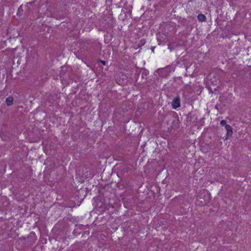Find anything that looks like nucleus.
<instances>
[{
    "mask_svg": "<svg viewBox=\"0 0 251 251\" xmlns=\"http://www.w3.org/2000/svg\"><path fill=\"white\" fill-rule=\"evenodd\" d=\"M220 124L222 126H225V129L227 131L226 135L223 137L224 140H226L232 136L233 134L232 128L230 126L226 124V121L225 120H222Z\"/></svg>",
    "mask_w": 251,
    "mask_h": 251,
    "instance_id": "obj_1",
    "label": "nucleus"
},
{
    "mask_svg": "<svg viewBox=\"0 0 251 251\" xmlns=\"http://www.w3.org/2000/svg\"><path fill=\"white\" fill-rule=\"evenodd\" d=\"M100 45L98 43H94L88 50V52L91 54L98 53L100 50Z\"/></svg>",
    "mask_w": 251,
    "mask_h": 251,
    "instance_id": "obj_2",
    "label": "nucleus"
},
{
    "mask_svg": "<svg viewBox=\"0 0 251 251\" xmlns=\"http://www.w3.org/2000/svg\"><path fill=\"white\" fill-rule=\"evenodd\" d=\"M172 106L173 108L174 109H176L180 107V100L179 96H176L174 98L172 102Z\"/></svg>",
    "mask_w": 251,
    "mask_h": 251,
    "instance_id": "obj_3",
    "label": "nucleus"
},
{
    "mask_svg": "<svg viewBox=\"0 0 251 251\" xmlns=\"http://www.w3.org/2000/svg\"><path fill=\"white\" fill-rule=\"evenodd\" d=\"M36 240L37 238L35 233L33 231L31 232L27 237V242L29 243L30 245H32L35 243Z\"/></svg>",
    "mask_w": 251,
    "mask_h": 251,
    "instance_id": "obj_4",
    "label": "nucleus"
},
{
    "mask_svg": "<svg viewBox=\"0 0 251 251\" xmlns=\"http://www.w3.org/2000/svg\"><path fill=\"white\" fill-rule=\"evenodd\" d=\"M142 75H141V77L143 78V79H147V76L148 75H149V71L145 69V68H142Z\"/></svg>",
    "mask_w": 251,
    "mask_h": 251,
    "instance_id": "obj_5",
    "label": "nucleus"
},
{
    "mask_svg": "<svg viewBox=\"0 0 251 251\" xmlns=\"http://www.w3.org/2000/svg\"><path fill=\"white\" fill-rule=\"evenodd\" d=\"M198 19L199 21L201 22H203L206 21V17L203 14H199L198 16Z\"/></svg>",
    "mask_w": 251,
    "mask_h": 251,
    "instance_id": "obj_6",
    "label": "nucleus"
},
{
    "mask_svg": "<svg viewBox=\"0 0 251 251\" xmlns=\"http://www.w3.org/2000/svg\"><path fill=\"white\" fill-rule=\"evenodd\" d=\"M171 0H161L160 1V5L162 7H165L171 2Z\"/></svg>",
    "mask_w": 251,
    "mask_h": 251,
    "instance_id": "obj_7",
    "label": "nucleus"
},
{
    "mask_svg": "<svg viewBox=\"0 0 251 251\" xmlns=\"http://www.w3.org/2000/svg\"><path fill=\"white\" fill-rule=\"evenodd\" d=\"M13 98L12 97H7L6 99V102L8 106H10L13 104Z\"/></svg>",
    "mask_w": 251,
    "mask_h": 251,
    "instance_id": "obj_8",
    "label": "nucleus"
},
{
    "mask_svg": "<svg viewBox=\"0 0 251 251\" xmlns=\"http://www.w3.org/2000/svg\"><path fill=\"white\" fill-rule=\"evenodd\" d=\"M139 75H140V73L139 72H137L135 74L134 78H135L136 82L137 81V80H138V77L139 76Z\"/></svg>",
    "mask_w": 251,
    "mask_h": 251,
    "instance_id": "obj_9",
    "label": "nucleus"
},
{
    "mask_svg": "<svg viewBox=\"0 0 251 251\" xmlns=\"http://www.w3.org/2000/svg\"><path fill=\"white\" fill-rule=\"evenodd\" d=\"M100 62L103 65H105L106 64V62L105 61H103V60H100Z\"/></svg>",
    "mask_w": 251,
    "mask_h": 251,
    "instance_id": "obj_10",
    "label": "nucleus"
},
{
    "mask_svg": "<svg viewBox=\"0 0 251 251\" xmlns=\"http://www.w3.org/2000/svg\"><path fill=\"white\" fill-rule=\"evenodd\" d=\"M35 1H30V2H28L27 4H30V5H32L34 3Z\"/></svg>",
    "mask_w": 251,
    "mask_h": 251,
    "instance_id": "obj_11",
    "label": "nucleus"
},
{
    "mask_svg": "<svg viewBox=\"0 0 251 251\" xmlns=\"http://www.w3.org/2000/svg\"><path fill=\"white\" fill-rule=\"evenodd\" d=\"M168 49L171 50L172 51V48L171 47H170V45H168Z\"/></svg>",
    "mask_w": 251,
    "mask_h": 251,
    "instance_id": "obj_12",
    "label": "nucleus"
},
{
    "mask_svg": "<svg viewBox=\"0 0 251 251\" xmlns=\"http://www.w3.org/2000/svg\"><path fill=\"white\" fill-rule=\"evenodd\" d=\"M154 47H152V48H151L152 51H153V50H154Z\"/></svg>",
    "mask_w": 251,
    "mask_h": 251,
    "instance_id": "obj_13",
    "label": "nucleus"
}]
</instances>
